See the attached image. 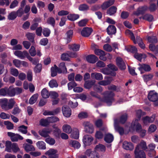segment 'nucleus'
I'll return each instance as SVG.
<instances>
[{
	"label": "nucleus",
	"instance_id": "obj_9",
	"mask_svg": "<svg viewBox=\"0 0 158 158\" xmlns=\"http://www.w3.org/2000/svg\"><path fill=\"white\" fill-rule=\"evenodd\" d=\"M134 153L135 158H146V154L143 150L135 148Z\"/></svg>",
	"mask_w": 158,
	"mask_h": 158
},
{
	"label": "nucleus",
	"instance_id": "obj_63",
	"mask_svg": "<svg viewBox=\"0 0 158 158\" xmlns=\"http://www.w3.org/2000/svg\"><path fill=\"white\" fill-rule=\"evenodd\" d=\"M148 41L151 43H156L157 42V40L156 36H149L148 38Z\"/></svg>",
	"mask_w": 158,
	"mask_h": 158
},
{
	"label": "nucleus",
	"instance_id": "obj_50",
	"mask_svg": "<svg viewBox=\"0 0 158 158\" xmlns=\"http://www.w3.org/2000/svg\"><path fill=\"white\" fill-rule=\"evenodd\" d=\"M116 8L114 6H112L107 10V13L110 15H112L116 13Z\"/></svg>",
	"mask_w": 158,
	"mask_h": 158
},
{
	"label": "nucleus",
	"instance_id": "obj_43",
	"mask_svg": "<svg viewBox=\"0 0 158 158\" xmlns=\"http://www.w3.org/2000/svg\"><path fill=\"white\" fill-rule=\"evenodd\" d=\"M145 115V113L143 112H142L141 110H138L136 111V117L137 118V119H135V120H138V121L140 119V118L142 116L144 115Z\"/></svg>",
	"mask_w": 158,
	"mask_h": 158
},
{
	"label": "nucleus",
	"instance_id": "obj_6",
	"mask_svg": "<svg viewBox=\"0 0 158 158\" xmlns=\"http://www.w3.org/2000/svg\"><path fill=\"white\" fill-rule=\"evenodd\" d=\"M139 67L138 68L141 74L144 73L145 72H149L151 70V68L150 66L145 64H139L138 65Z\"/></svg>",
	"mask_w": 158,
	"mask_h": 158
},
{
	"label": "nucleus",
	"instance_id": "obj_23",
	"mask_svg": "<svg viewBox=\"0 0 158 158\" xmlns=\"http://www.w3.org/2000/svg\"><path fill=\"white\" fill-rule=\"evenodd\" d=\"M52 130L49 129H44L39 131V133L42 136L46 137L48 136V134Z\"/></svg>",
	"mask_w": 158,
	"mask_h": 158
},
{
	"label": "nucleus",
	"instance_id": "obj_40",
	"mask_svg": "<svg viewBox=\"0 0 158 158\" xmlns=\"http://www.w3.org/2000/svg\"><path fill=\"white\" fill-rule=\"evenodd\" d=\"M94 149L96 152L98 151L104 152L106 150V147L104 145L99 144L96 146Z\"/></svg>",
	"mask_w": 158,
	"mask_h": 158
},
{
	"label": "nucleus",
	"instance_id": "obj_60",
	"mask_svg": "<svg viewBox=\"0 0 158 158\" xmlns=\"http://www.w3.org/2000/svg\"><path fill=\"white\" fill-rule=\"evenodd\" d=\"M88 20L86 19L81 20L78 22V24L79 27H84L86 25Z\"/></svg>",
	"mask_w": 158,
	"mask_h": 158
},
{
	"label": "nucleus",
	"instance_id": "obj_39",
	"mask_svg": "<svg viewBox=\"0 0 158 158\" xmlns=\"http://www.w3.org/2000/svg\"><path fill=\"white\" fill-rule=\"evenodd\" d=\"M36 145L38 148L40 149L45 150L46 149V144L43 141H39L36 143Z\"/></svg>",
	"mask_w": 158,
	"mask_h": 158
},
{
	"label": "nucleus",
	"instance_id": "obj_1",
	"mask_svg": "<svg viewBox=\"0 0 158 158\" xmlns=\"http://www.w3.org/2000/svg\"><path fill=\"white\" fill-rule=\"evenodd\" d=\"M90 94L92 96L99 98L101 101L105 102L107 105L110 106L114 101V94L111 92L107 91L105 93V96L102 99H100V97L95 92L91 91Z\"/></svg>",
	"mask_w": 158,
	"mask_h": 158
},
{
	"label": "nucleus",
	"instance_id": "obj_2",
	"mask_svg": "<svg viewBox=\"0 0 158 158\" xmlns=\"http://www.w3.org/2000/svg\"><path fill=\"white\" fill-rule=\"evenodd\" d=\"M131 128L133 130H135L139 133L142 137H143L145 135L146 131L145 130L142 129L141 125L138 123V120L136 119L133 121L131 126Z\"/></svg>",
	"mask_w": 158,
	"mask_h": 158
},
{
	"label": "nucleus",
	"instance_id": "obj_12",
	"mask_svg": "<svg viewBox=\"0 0 158 158\" xmlns=\"http://www.w3.org/2000/svg\"><path fill=\"white\" fill-rule=\"evenodd\" d=\"M95 53L99 56V59L103 61H105L106 60V57L105 52L99 49H94Z\"/></svg>",
	"mask_w": 158,
	"mask_h": 158
},
{
	"label": "nucleus",
	"instance_id": "obj_32",
	"mask_svg": "<svg viewBox=\"0 0 158 158\" xmlns=\"http://www.w3.org/2000/svg\"><path fill=\"white\" fill-rule=\"evenodd\" d=\"M107 31L109 35L113 34L116 32V28L114 26L110 25L107 28Z\"/></svg>",
	"mask_w": 158,
	"mask_h": 158
},
{
	"label": "nucleus",
	"instance_id": "obj_41",
	"mask_svg": "<svg viewBox=\"0 0 158 158\" xmlns=\"http://www.w3.org/2000/svg\"><path fill=\"white\" fill-rule=\"evenodd\" d=\"M95 83V81H85L84 84L85 87L87 89L90 88Z\"/></svg>",
	"mask_w": 158,
	"mask_h": 158
},
{
	"label": "nucleus",
	"instance_id": "obj_38",
	"mask_svg": "<svg viewBox=\"0 0 158 158\" xmlns=\"http://www.w3.org/2000/svg\"><path fill=\"white\" fill-rule=\"evenodd\" d=\"M58 68L56 65L52 67L51 69V76L52 77L56 76L57 75V73H58Z\"/></svg>",
	"mask_w": 158,
	"mask_h": 158
},
{
	"label": "nucleus",
	"instance_id": "obj_4",
	"mask_svg": "<svg viewBox=\"0 0 158 158\" xmlns=\"http://www.w3.org/2000/svg\"><path fill=\"white\" fill-rule=\"evenodd\" d=\"M8 136L10 138V139L12 142H17L19 140H22L23 138L18 134H15L11 132L7 133Z\"/></svg>",
	"mask_w": 158,
	"mask_h": 158
},
{
	"label": "nucleus",
	"instance_id": "obj_56",
	"mask_svg": "<svg viewBox=\"0 0 158 158\" xmlns=\"http://www.w3.org/2000/svg\"><path fill=\"white\" fill-rule=\"evenodd\" d=\"M11 142L9 141H7L6 142V148H5V151L10 152H11L12 149L11 147Z\"/></svg>",
	"mask_w": 158,
	"mask_h": 158
},
{
	"label": "nucleus",
	"instance_id": "obj_3",
	"mask_svg": "<svg viewBox=\"0 0 158 158\" xmlns=\"http://www.w3.org/2000/svg\"><path fill=\"white\" fill-rule=\"evenodd\" d=\"M85 155L88 158H100L99 153L94 149L92 150L91 149H87L85 152Z\"/></svg>",
	"mask_w": 158,
	"mask_h": 158
},
{
	"label": "nucleus",
	"instance_id": "obj_5",
	"mask_svg": "<svg viewBox=\"0 0 158 158\" xmlns=\"http://www.w3.org/2000/svg\"><path fill=\"white\" fill-rule=\"evenodd\" d=\"M57 152V150L51 148L46 151L45 154L48 155L49 158H57L58 157Z\"/></svg>",
	"mask_w": 158,
	"mask_h": 158
},
{
	"label": "nucleus",
	"instance_id": "obj_46",
	"mask_svg": "<svg viewBox=\"0 0 158 158\" xmlns=\"http://www.w3.org/2000/svg\"><path fill=\"white\" fill-rule=\"evenodd\" d=\"M27 127L22 125L18 128V131L23 134H26L27 133Z\"/></svg>",
	"mask_w": 158,
	"mask_h": 158
},
{
	"label": "nucleus",
	"instance_id": "obj_47",
	"mask_svg": "<svg viewBox=\"0 0 158 158\" xmlns=\"http://www.w3.org/2000/svg\"><path fill=\"white\" fill-rule=\"evenodd\" d=\"M112 80V78L111 77H108V80H103L100 81L98 82V84L102 85H106L109 84L111 82V81Z\"/></svg>",
	"mask_w": 158,
	"mask_h": 158
},
{
	"label": "nucleus",
	"instance_id": "obj_17",
	"mask_svg": "<svg viewBox=\"0 0 158 158\" xmlns=\"http://www.w3.org/2000/svg\"><path fill=\"white\" fill-rule=\"evenodd\" d=\"M0 105L2 108L5 110H8V100L6 98L0 99Z\"/></svg>",
	"mask_w": 158,
	"mask_h": 158
},
{
	"label": "nucleus",
	"instance_id": "obj_48",
	"mask_svg": "<svg viewBox=\"0 0 158 158\" xmlns=\"http://www.w3.org/2000/svg\"><path fill=\"white\" fill-rule=\"evenodd\" d=\"M48 85L49 86L52 88L57 87L58 85V83L56 80L54 79L51 80L49 82Z\"/></svg>",
	"mask_w": 158,
	"mask_h": 158
},
{
	"label": "nucleus",
	"instance_id": "obj_62",
	"mask_svg": "<svg viewBox=\"0 0 158 158\" xmlns=\"http://www.w3.org/2000/svg\"><path fill=\"white\" fill-rule=\"evenodd\" d=\"M21 61L18 59H15L13 61V63L16 67L19 68L21 65Z\"/></svg>",
	"mask_w": 158,
	"mask_h": 158
},
{
	"label": "nucleus",
	"instance_id": "obj_18",
	"mask_svg": "<svg viewBox=\"0 0 158 158\" xmlns=\"http://www.w3.org/2000/svg\"><path fill=\"white\" fill-rule=\"evenodd\" d=\"M123 148L127 150H132L133 149L134 147L132 143L127 141H124L123 144Z\"/></svg>",
	"mask_w": 158,
	"mask_h": 158
},
{
	"label": "nucleus",
	"instance_id": "obj_55",
	"mask_svg": "<svg viewBox=\"0 0 158 158\" xmlns=\"http://www.w3.org/2000/svg\"><path fill=\"white\" fill-rule=\"evenodd\" d=\"M40 124L43 126H47L49 124L48 120V118L45 119H42L40 121Z\"/></svg>",
	"mask_w": 158,
	"mask_h": 158
},
{
	"label": "nucleus",
	"instance_id": "obj_31",
	"mask_svg": "<svg viewBox=\"0 0 158 158\" xmlns=\"http://www.w3.org/2000/svg\"><path fill=\"white\" fill-rule=\"evenodd\" d=\"M58 70V73H65L67 72V69L64 62L60 63L59 66Z\"/></svg>",
	"mask_w": 158,
	"mask_h": 158
},
{
	"label": "nucleus",
	"instance_id": "obj_22",
	"mask_svg": "<svg viewBox=\"0 0 158 158\" xmlns=\"http://www.w3.org/2000/svg\"><path fill=\"white\" fill-rule=\"evenodd\" d=\"M98 59V58L94 55H89L86 57L87 61L91 63H95Z\"/></svg>",
	"mask_w": 158,
	"mask_h": 158
},
{
	"label": "nucleus",
	"instance_id": "obj_21",
	"mask_svg": "<svg viewBox=\"0 0 158 158\" xmlns=\"http://www.w3.org/2000/svg\"><path fill=\"white\" fill-rule=\"evenodd\" d=\"M73 35V31L72 30H69L66 32L64 39L66 40L67 44L71 41Z\"/></svg>",
	"mask_w": 158,
	"mask_h": 158
},
{
	"label": "nucleus",
	"instance_id": "obj_24",
	"mask_svg": "<svg viewBox=\"0 0 158 158\" xmlns=\"http://www.w3.org/2000/svg\"><path fill=\"white\" fill-rule=\"evenodd\" d=\"M62 130L64 132L68 134L71 133L72 130L70 126L67 124H64L63 125Z\"/></svg>",
	"mask_w": 158,
	"mask_h": 158
},
{
	"label": "nucleus",
	"instance_id": "obj_29",
	"mask_svg": "<svg viewBox=\"0 0 158 158\" xmlns=\"http://www.w3.org/2000/svg\"><path fill=\"white\" fill-rule=\"evenodd\" d=\"M91 77L93 79H95L98 80H101L103 79L102 74L99 73H92L91 74Z\"/></svg>",
	"mask_w": 158,
	"mask_h": 158
},
{
	"label": "nucleus",
	"instance_id": "obj_36",
	"mask_svg": "<svg viewBox=\"0 0 158 158\" xmlns=\"http://www.w3.org/2000/svg\"><path fill=\"white\" fill-rule=\"evenodd\" d=\"M41 94L42 97L44 98H47L50 96V92L46 89L44 88L41 91Z\"/></svg>",
	"mask_w": 158,
	"mask_h": 158
},
{
	"label": "nucleus",
	"instance_id": "obj_42",
	"mask_svg": "<svg viewBox=\"0 0 158 158\" xmlns=\"http://www.w3.org/2000/svg\"><path fill=\"white\" fill-rule=\"evenodd\" d=\"M134 57L137 60L139 61H141L142 59H145L146 57V56L145 54H139L136 53L134 55Z\"/></svg>",
	"mask_w": 158,
	"mask_h": 158
},
{
	"label": "nucleus",
	"instance_id": "obj_30",
	"mask_svg": "<svg viewBox=\"0 0 158 158\" xmlns=\"http://www.w3.org/2000/svg\"><path fill=\"white\" fill-rule=\"evenodd\" d=\"M114 2V0H109L104 2L102 5V7L103 9H106L110 6L112 5Z\"/></svg>",
	"mask_w": 158,
	"mask_h": 158
},
{
	"label": "nucleus",
	"instance_id": "obj_34",
	"mask_svg": "<svg viewBox=\"0 0 158 158\" xmlns=\"http://www.w3.org/2000/svg\"><path fill=\"white\" fill-rule=\"evenodd\" d=\"M113 139L114 137L112 134L108 133L105 135L104 140L106 143H110L113 141Z\"/></svg>",
	"mask_w": 158,
	"mask_h": 158
},
{
	"label": "nucleus",
	"instance_id": "obj_64",
	"mask_svg": "<svg viewBox=\"0 0 158 158\" xmlns=\"http://www.w3.org/2000/svg\"><path fill=\"white\" fill-rule=\"evenodd\" d=\"M142 18L143 19H145L149 21H151L153 19V16L149 14L145 15L143 16Z\"/></svg>",
	"mask_w": 158,
	"mask_h": 158
},
{
	"label": "nucleus",
	"instance_id": "obj_28",
	"mask_svg": "<svg viewBox=\"0 0 158 158\" xmlns=\"http://www.w3.org/2000/svg\"><path fill=\"white\" fill-rule=\"evenodd\" d=\"M148 147L150 149V151L152 152L153 153V154L152 155L150 153V152H149L148 153V155L149 157H152L156 154V151L154 150L156 147L155 145L152 143H150L148 145Z\"/></svg>",
	"mask_w": 158,
	"mask_h": 158
},
{
	"label": "nucleus",
	"instance_id": "obj_53",
	"mask_svg": "<svg viewBox=\"0 0 158 158\" xmlns=\"http://www.w3.org/2000/svg\"><path fill=\"white\" fill-rule=\"evenodd\" d=\"M126 33L127 35H129V36L131 37V39L133 41L135 44H136L137 42L135 40V37L133 33L131 32L130 30H127L126 31Z\"/></svg>",
	"mask_w": 158,
	"mask_h": 158
},
{
	"label": "nucleus",
	"instance_id": "obj_44",
	"mask_svg": "<svg viewBox=\"0 0 158 158\" xmlns=\"http://www.w3.org/2000/svg\"><path fill=\"white\" fill-rule=\"evenodd\" d=\"M38 95V94H35L33 95L30 98L29 100V103L30 104H33L36 101Z\"/></svg>",
	"mask_w": 158,
	"mask_h": 158
},
{
	"label": "nucleus",
	"instance_id": "obj_15",
	"mask_svg": "<svg viewBox=\"0 0 158 158\" xmlns=\"http://www.w3.org/2000/svg\"><path fill=\"white\" fill-rule=\"evenodd\" d=\"M23 89L21 88L18 87L13 88H11V93H9L10 96H14L15 94H20L23 92Z\"/></svg>",
	"mask_w": 158,
	"mask_h": 158
},
{
	"label": "nucleus",
	"instance_id": "obj_25",
	"mask_svg": "<svg viewBox=\"0 0 158 158\" xmlns=\"http://www.w3.org/2000/svg\"><path fill=\"white\" fill-rule=\"evenodd\" d=\"M9 93H11V87H10L9 88L5 87L0 89V95H1L4 96L7 94H8L10 96Z\"/></svg>",
	"mask_w": 158,
	"mask_h": 158
},
{
	"label": "nucleus",
	"instance_id": "obj_61",
	"mask_svg": "<svg viewBox=\"0 0 158 158\" xmlns=\"http://www.w3.org/2000/svg\"><path fill=\"white\" fill-rule=\"evenodd\" d=\"M45 141L50 145H53L55 143V140L52 138H48L45 140Z\"/></svg>",
	"mask_w": 158,
	"mask_h": 158
},
{
	"label": "nucleus",
	"instance_id": "obj_58",
	"mask_svg": "<svg viewBox=\"0 0 158 158\" xmlns=\"http://www.w3.org/2000/svg\"><path fill=\"white\" fill-rule=\"evenodd\" d=\"M10 73L12 75L15 76H17L19 73L18 70L15 68H11L10 70Z\"/></svg>",
	"mask_w": 158,
	"mask_h": 158
},
{
	"label": "nucleus",
	"instance_id": "obj_54",
	"mask_svg": "<svg viewBox=\"0 0 158 158\" xmlns=\"http://www.w3.org/2000/svg\"><path fill=\"white\" fill-rule=\"evenodd\" d=\"M147 7L146 6L140 7L138 9L137 11L135 13V14L137 15H138L140 14H142L144 13V11L147 10Z\"/></svg>",
	"mask_w": 158,
	"mask_h": 158
},
{
	"label": "nucleus",
	"instance_id": "obj_7",
	"mask_svg": "<svg viewBox=\"0 0 158 158\" xmlns=\"http://www.w3.org/2000/svg\"><path fill=\"white\" fill-rule=\"evenodd\" d=\"M94 139L90 135H85L84 136L82 140L85 146H89L92 143Z\"/></svg>",
	"mask_w": 158,
	"mask_h": 158
},
{
	"label": "nucleus",
	"instance_id": "obj_20",
	"mask_svg": "<svg viewBox=\"0 0 158 158\" xmlns=\"http://www.w3.org/2000/svg\"><path fill=\"white\" fill-rule=\"evenodd\" d=\"M23 147L27 152H28L30 151H34L35 150V148L32 145L28 144L27 143H24L23 145Z\"/></svg>",
	"mask_w": 158,
	"mask_h": 158
},
{
	"label": "nucleus",
	"instance_id": "obj_16",
	"mask_svg": "<svg viewBox=\"0 0 158 158\" xmlns=\"http://www.w3.org/2000/svg\"><path fill=\"white\" fill-rule=\"evenodd\" d=\"M117 65L121 70H124L126 68V65L122 58L118 57L116 59Z\"/></svg>",
	"mask_w": 158,
	"mask_h": 158
},
{
	"label": "nucleus",
	"instance_id": "obj_49",
	"mask_svg": "<svg viewBox=\"0 0 158 158\" xmlns=\"http://www.w3.org/2000/svg\"><path fill=\"white\" fill-rule=\"evenodd\" d=\"M12 150L14 152L16 153L19 151L20 149L18 144L16 143H13L11 145Z\"/></svg>",
	"mask_w": 158,
	"mask_h": 158
},
{
	"label": "nucleus",
	"instance_id": "obj_27",
	"mask_svg": "<svg viewBox=\"0 0 158 158\" xmlns=\"http://www.w3.org/2000/svg\"><path fill=\"white\" fill-rule=\"evenodd\" d=\"M69 48L73 51H79L80 48V45L78 44H73L69 45Z\"/></svg>",
	"mask_w": 158,
	"mask_h": 158
},
{
	"label": "nucleus",
	"instance_id": "obj_37",
	"mask_svg": "<svg viewBox=\"0 0 158 158\" xmlns=\"http://www.w3.org/2000/svg\"><path fill=\"white\" fill-rule=\"evenodd\" d=\"M127 118V114H125L121 116L120 118V120H118L117 118H114V119H116L117 121L118 122V124L119 123L122 124L124 123L126 121Z\"/></svg>",
	"mask_w": 158,
	"mask_h": 158
},
{
	"label": "nucleus",
	"instance_id": "obj_51",
	"mask_svg": "<svg viewBox=\"0 0 158 158\" xmlns=\"http://www.w3.org/2000/svg\"><path fill=\"white\" fill-rule=\"evenodd\" d=\"M17 17L16 13L15 11H13L10 13L8 16V19L9 20H13Z\"/></svg>",
	"mask_w": 158,
	"mask_h": 158
},
{
	"label": "nucleus",
	"instance_id": "obj_10",
	"mask_svg": "<svg viewBox=\"0 0 158 158\" xmlns=\"http://www.w3.org/2000/svg\"><path fill=\"white\" fill-rule=\"evenodd\" d=\"M93 31L92 28L85 27L83 28L81 31V34L83 37H89Z\"/></svg>",
	"mask_w": 158,
	"mask_h": 158
},
{
	"label": "nucleus",
	"instance_id": "obj_33",
	"mask_svg": "<svg viewBox=\"0 0 158 158\" xmlns=\"http://www.w3.org/2000/svg\"><path fill=\"white\" fill-rule=\"evenodd\" d=\"M79 135L78 130L77 129L75 128L73 129V131L71 134L70 137L73 139H77L79 137Z\"/></svg>",
	"mask_w": 158,
	"mask_h": 158
},
{
	"label": "nucleus",
	"instance_id": "obj_26",
	"mask_svg": "<svg viewBox=\"0 0 158 158\" xmlns=\"http://www.w3.org/2000/svg\"><path fill=\"white\" fill-rule=\"evenodd\" d=\"M135 148H138L139 150H141L144 151L146 150L147 149L146 142L143 140H142Z\"/></svg>",
	"mask_w": 158,
	"mask_h": 158
},
{
	"label": "nucleus",
	"instance_id": "obj_57",
	"mask_svg": "<svg viewBox=\"0 0 158 158\" xmlns=\"http://www.w3.org/2000/svg\"><path fill=\"white\" fill-rule=\"evenodd\" d=\"M48 120L49 123H55L59 120V119L57 117L54 116L48 117Z\"/></svg>",
	"mask_w": 158,
	"mask_h": 158
},
{
	"label": "nucleus",
	"instance_id": "obj_14",
	"mask_svg": "<svg viewBox=\"0 0 158 158\" xmlns=\"http://www.w3.org/2000/svg\"><path fill=\"white\" fill-rule=\"evenodd\" d=\"M62 112L64 115L66 117H69L71 115V110L70 108L66 106L62 107Z\"/></svg>",
	"mask_w": 158,
	"mask_h": 158
},
{
	"label": "nucleus",
	"instance_id": "obj_59",
	"mask_svg": "<svg viewBox=\"0 0 158 158\" xmlns=\"http://www.w3.org/2000/svg\"><path fill=\"white\" fill-rule=\"evenodd\" d=\"M77 85V84L74 81H72L69 82L68 84V86L69 90H71Z\"/></svg>",
	"mask_w": 158,
	"mask_h": 158
},
{
	"label": "nucleus",
	"instance_id": "obj_45",
	"mask_svg": "<svg viewBox=\"0 0 158 158\" xmlns=\"http://www.w3.org/2000/svg\"><path fill=\"white\" fill-rule=\"evenodd\" d=\"M79 15L77 14H70L67 16V18L69 20L75 21L79 18Z\"/></svg>",
	"mask_w": 158,
	"mask_h": 158
},
{
	"label": "nucleus",
	"instance_id": "obj_8",
	"mask_svg": "<svg viewBox=\"0 0 158 158\" xmlns=\"http://www.w3.org/2000/svg\"><path fill=\"white\" fill-rule=\"evenodd\" d=\"M148 98L151 101H156L158 100V94L154 90L150 91L148 95Z\"/></svg>",
	"mask_w": 158,
	"mask_h": 158
},
{
	"label": "nucleus",
	"instance_id": "obj_19",
	"mask_svg": "<svg viewBox=\"0 0 158 158\" xmlns=\"http://www.w3.org/2000/svg\"><path fill=\"white\" fill-rule=\"evenodd\" d=\"M114 127L115 130L118 132L120 135H123L124 133L123 129L118 126V122L116 119L114 120Z\"/></svg>",
	"mask_w": 158,
	"mask_h": 158
},
{
	"label": "nucleus",
	"instance_id": "obj_52",
	"mask_svg": "<svg viewBox=\"0 0 158 158\" xmlns=\"http://www.w3.org/2000/svg\"><path fill=\"white\" fill-rule=\"evenodd\" d=\"M4 124L6 126V128L8 130H12L14 128V125L11 122L9 121H5Z\"/></svg>",
	"mask_w": 158,
	"mask_h": 158
},
{
	"label": "nucleus",
	"instance_id": "obj_13",
	"mask_svg": "<svg viewBox=\"0 0 158 158\" xmlns=\"http://www.w3.org/2000/svg\"><path fill=\"white\" fill-rule=\"evenodd\" d=\"M155 115L153 114L152 116L149 117L146 116L142 118V120L143 123L145 125H147L149 123H152L154 120Z\"/></svg>",
	"mask_w": 158,
	"mask_h": 158
},
{
	"label": "nucleus",
	"instance_id": "obj_35",
	"mask_svg": "<svg viewBox=\"0 0 158 158\" xmlns=\"http://www.w3.org/2000/svg\"><path fill=\"white\" fill-rule=\"evenodd\" d=\"M69 144L72 147L78 149L81 146V144L79 142L76 140H70L69 141Z\"/></svg>",
	"mask_w": 158,
	"mask_h": 158
},
{
	"label": "nucleus",
	"instance_id": "obj_11",
	"mask_svg": "<svg viewBox=\"0 0 158 158\" xmlns=\"http://www.w3.org/2000/svg\"><path fill=\"white\" fill-rule=\"evenodd\" d=\"M14 53L15 56L21 59H24L26 55H28V52L26 51H21L17 50L15 51Z\"/></svg>",
	"mask_w": 158,
	"mask_h": 158
}]
</instances>
